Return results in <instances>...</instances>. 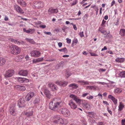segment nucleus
<instances>
[{
    "instance_id": "nucleus-34",
    "label": "nucleus",
    "mask_w": 125,
    "mask_h": 125,
    "mask_svg": "<svg viewBox=\"0 0 125 125\" xmlns=\"http://www.w3.org/2000/svg\"><path fill=\"white\" fill-rule=\"evenodd\" d=\"M58 50L60 52H64L65 53H67L68 51L66 48H64L62 49H58Z\"/></svg>"
},
{
    "instance_id": "nucleus-6",
    "label": "nucleus",
    "mask_w": 125,
    "mask_h": 125,
    "mask_svg": "<svg viewBox=\"0 0 125 125\" xmlns=\"http://www.w3.org/2000/svg\"><path fill=\"white\" fill-rule=\"evenodd\" d=\"M68 105L71 108L75 109L77 108V105L72 100H70L69 102Z\"/></svg>"
},
{
    "instance_id": "nucleus-14",
    "label": "nucleus",
    "mask_w": 125,
    "mask_h": 125,
    "mask_svg": "<svg viewBox=\"0 0 125 125\" xmlns=\"http://www.w3.org/2000/svg\"><path fill=\"white\" fill-rule=\"evenodd\" d=\"M18 73L20 75L26 76L28 74V71L27 70H20L19 71Z\"/></svg>"
},
{
    "instance_id": "nucleus-20",
    "label": "nucleus",
    "mask_w": 125,
    "mask_h": 125,
    "mask_svg": "<svg viewBox=\"0 0 125 125\" xmlns=\"http://www.w3.org/2000/svg\"><path fill=\"white\" fill-rule=\"evenodd\" d=\"M58 123L62 125H66L67 124V122L66 119H63L60 117L58 121Z\"/></svg>"
},
{
    "instance_id": "nucleus-15",
    "label": "nucleus",
    "mask_w": 125,
    "mask_h": 125,
    "mask_svg": "<svg viewBox=\"0 0 125 125\" xmlns=\"http://www.w3.org/2000/svg\"><path fill=\"white\" fill-rule=\"evenodd\" d=\"M60 117L58 115H55L51 118V119L54 123H58Z\"/></svg>"
},
{
    "instance_id": "nucleus-18",
    "label": "nucleus",
    "mask_w": 125,
    "mask_h": 125,
    "mask_svg": "<svg viewBox=\"0 0 125 125\" xmlns=\"http://www.w3.org/2000/svg\"><path fill=\"white\" fill-rule=\"evenodd\" d=\"M49 14H51L52 13H57L58 12V10L57 8L53 9L52 8H50L48 10Z\"/></svg>"
},
{
    "instance_id": "nucleus-26",
    "label": "nucleus",
    "mask_w": 125,
    "mask_h": 125,
    "mask_svg": "<svg viewBox=\"0 0 125 125\" xmlns=\"http://www.w3.org/2000/svg\"><path fill=\"white\" fill-rule=\"evenodd\" d=\"M125 58H117L115 60V61L117 62L122 63L124 62L125 61Z\"/></svg>"
},
{
    "instance_id": "nucleus-30",
    "label": "nucleus",
    "mask_w": 125,
    "mask_h": 125,
    "mask_svg": "<svg viewBox=\"0 0 125 125\" xmlns=\"http://www.w3.org/2000/svg\"><path fill=\"white\" fill-rule=\"evenodd\" d=\"M25 40L31 43L34 44L35 43V42L32 39L26 38H25Z\"/></svg>"
},
{
    "instance_id": "nucleus-31",
    "label": "nucleus",
    "mask_w": 125,
    "mask_h": 125,
    "mask_svg": "<svg viewBox=\"0 0 125 125\" xmlns=\"http://www.w3.org/2000/svg\"><path fill=\"white\" fill-rule=\"evenodd\" d=\"M69 87H72L73 89H76L78 87L77 84L75 83H73L70 84L69 86Z\"/></svg>"
},
{
    "instance_id": "nucleus-2",
    "label": "nucleus",
    "mask_w": 125,
    "mask_h": 125,
    "mask_svg": "<svg viewBox=\"0 0 125 125\" xmlns=\"http://www.w3.org/2000/svg\"><path fill=\"white\" fill-rule=\"evenodd\" d=\"M9 48L11 53L14 55L19 54L21 51V48L15 45L9 46Z\"/></svg>"
},
{
    "instance_id": "nucleus-60",
    "label": "nucleus",
    "mask_w": 125,
    "mask_h": 125,
    "mask_svg": "<svg viewBox=\"0 0 125 125\" xmlns=\"http://www.w3.org/2000/svg\"><path fill=\"white\" fill-rule=\"evenodd\" d=\"M62 43L61 42H59L58 43V45L60 47L62 46Z\"/></svg>"
},
{
    "instance_id": "nucleus-22",
    "label": "nucleus",
    "mask_w": 125,
    "mask_h": 125,
    "mask_svg": "<svg viewBox=\"0 0 125 125\" xmlns=\"http://www.w3.org/2000/svg\"><path fill=\"white\" fill-rule=\"evenodd\" d=\"M17 1L18 3L22 6L24 7L26 5V3L23 0H17Z\"/></svg>"
},
{
    "instance_id": "nucleus-17",
    "label": "nucleus",
    "mask_w": 125,
    "mask_h": 125,
    "mask_svg": "<svg viewBox=\"0 0 125 125\" xmlns=\"http://www.w3.org/2000/svg\"><path fill=\"white\" fill-rule=\"evenodd\" d=\"M15 10L17 12L20 13H23L24 12L22 9L18 6L17 5L14 6Z\"/></svg>"
},
{
    "instance_id": "nucleus-62",
    "label": "nucleus",
    "mask_w": 125,
    "mask_h": 125,
    "mask_svg": "<svg viewBox=\"0 0 125 125\" xmlns=\"http://www.w3.org/2000/svg\"><path fill=\"white\" fill-rule=\"evenodd\" d=\"M40 27L42 28H46V26L45 25H40Z\"/></svg>"
},
{
    "instance_id": "nucleus-45",
    "label": "nucleus",
    "mask_w": 125,
    "mask_h": 125,
    "mask_svg": "<svg viewBox=\"0 0 125 125\" xmlns=\"http://www.w3.org/2000/svg\"><path fill=\"white\" fill-rule=\"evenodd\" d=\"M43 60V58L42 57L41 58H38L37 59V60L38 62L42 61Z\"/></svg>"
},
{
    "instance_id": "nucleus-61",
    "label": "nucleus",
    "mask_w": 125,
    "mask_h": 125,
    "mask_svg": "<svg viewBox=\"0 0 125 125\" xmlns=\"http://www.w3.org/2000/svg\"><path fill=\"white\" fill-rule=\"evenodd\" d=\"M115 3V1L114 0H113L111 3V7L112 6L114 5Z\"/></svg>"
},
{
    "instance_id": "nucleus-5",
    "label": "nucleus",
    "mask_w": 125,
    "mask_h": 125,
    "mask_svg": "<svg viewBox=\"0 0 125 125\" xmlns=\"http://www.w3.org/2000/svg\"><path fill=\"white\" fill-rule=\"evenodd\" d=\"M31 56L35 57L40 56L41 54V53L39 51L37 50H33L30 53Z\"/></svg>"
},
{
    "instance_id": "nucleus-40",
    "label": "nucleus",
    "mask_w": 125,
    "mask_h": 125,
    "mask_svg": "<svg viewBox=\"0 0 125 125\" xmlns=\"http://www.w3.org/2000/svg\"><path fill=\"white\" fill-rule=\"evenodd\" d=\"M106 21H104V19L103 20L102 23L101 24V25L102 26L104 27L105 26V23Z\"/></svg>"
},
{
    "instance_id": "nucleus-4",
    "label": "nucleus",
    "mask_w": 125,
    "mask_h": 125,
    "mask_svg": "<svg viewBox=\"0 0 125 125\" xmlns=\"http://www.w3.org/2000/svg\"><path fill=\"white\" fill-rule=\"evenodd\" d=\"M61 113L65 117H69L70 115L69 111L66 108H62L60 110Z\"/></svg>"
},
{
    "instance_id": "nucleus-28",
    "label": "nucleus",
    "mask_w": 125,
    "mask_h": 125,
    "mask_svg": "<svg viewBox=\"0 0 125 125\" xmlns=\"http://www.w3.org/2000/svg\"><path fill=\"white\" fill-rule=\"evenodd\" d=\"M28 117L31 116L33 115V112L32 111H30L28 112H24V114Z\"/></svg>"
},
{
    "instance_id": "nucleus-36",
    "label": "nucleus",
    "mask_w": 125,
    "mask_h": 125,
    "mask_svg": "<svg viewBox=\"0 0 125 125\" xmlns=\"http://www.w3.org/2000/svg\"><path fill=\"white\" fill-rule=\"evenodd\" d=\"M24 42L22 41L21 42H20L19 41L16 40L15 44L18 45H23L24 44Z\"/></svg>"
},
{
    "instance_id": "nucleus-11",
    "label": "nucleus",
    "mask_w": 125,
    "mask_h": 125,
    "mask_svg": "<svg viewBox=\"0 0 125 125\" xmlns=\"http://www.w3.org/2000/svg\"><path fill=\"white\" fill-rule=\"evenodd\" d=\"M70 97L73 99L76 102L78 103H80L81 102V100L78 99L77 97L75 95L72 94H70L69 95Z\"/></svg>"
},
{
    "instance_id": "nucleus-51",
    "label": "nucleus",
    "mask_w": 125,
    "mask_h": 125,
    "mask_svg": "<svg viewBox=\"0 0 125 125\" xmlns=\"http://www.w3.org/2000/svg\"><path fill=\"white\" fill-rule=\"evenodd\" d=\"M90 53L91 54V56H98V55L97 54H96L95 53H94L90 52Z\"/></svg>"
},
{
    "instance_id": "nucleus-25",
    "label": "nucleus",
    "mask_w": 125,
    "mask_h": 125,
    "mask_svg": "<svg viewBox=\"0 0 125 125\" xmlns=\"http://www.w3.org/2000/svg\"><path fill=\"white\" fill-rule=\"evenodd\" d=\"M78 82L80 83L81 85H86L89 84V82L88 81H85L83 80H81L78 81Z\"/></svg>"
},
{
    "instance_id": "nucleus-64",
    "label": "nucleus",
    "mask_w": 125,
    "mask_h": 125,
    "mask_svg": "<svg viewBox=\"0 0 125 125\" xmlns=\"http://www.w3.org/2000/svg\"><path fill=\"white\" fill-rule=\"evenodd\" d=\"M104 124L102 122H99L97 124V125H103Z\"/></svg>"
},
{
    "instance_id": "nucleus-59",
    "label": "nucleus",
    "mask_w": 125,
    "mask_h": 125,
    "mask_svg": "<svg viewBox=\"0 0 125 125\" xmlns=\"http://www.w3.org/2000/svg\"><path fill=\"white\" fill-rule=\"evenodd\" d=\"M107 111L111 115H112V111L110 110H109V108H107Z\"/></svg>"
},
{
    "instance_id": "nucleus-55",
    "label": "nucleus",
    "mask_w": 125,
    "mask_h": 125,
    "mask_svg": "<svg viewBox=\"0 0 125 125\" xmlns=\"http://www.w3.org/2000/svg\"><path fill=\"white\" fill-rule=\"evenodd\" d=\"M89 94L88 93H85L82 95V97H84L86 96L87 95Z\"/></svg>"
},
{
    "instance_id": "nucleus-44",
    "label": "nucleus",
    "mask_w": 125,
    "mask_h": 125,
    "mask_svg": "<svg viewBox=\"0 0 125 125\" xmlns=\"http://www.w3.org/2000/svg\"><path fill=\"white\" fill-rule=\"evenodd\" d=\"M10 41L14 43L15 44L16 43V40L12 38H10L9 39Z\"/></svg>"
},
{
    "instance_id": "nucleus-47",
    "label": "nucleus",
    "mask_w": 125,
    "mask_h": 125,
    "mask_svg": "<svg viewBox=\"0 0 125 125\" xmlns=\"http://www.w3.org/2000/svg\"><path fill=\"white\" fill-rule=\"evenodd\" d=\"M54 84L49 83L48 84V86L52 89V88H53Z\"/></svg>"
},
{
    "instance_id": "nucleus-53",
    "label": "nucleus",
    "mask_w": 125,
    "mask_h": 125,
    "mask_svg": "<svg viewBox=\"0 0 125 125\" xmlns=\"http://www.w3.org/2000/svg\"><path fill=\"white\" fill-rule=\"evenodd\" d=\"M67 40V42L68 43H70L71 42V40L70 39H69L68 38L66 39Z\"/></svg>"
},
{
    "instance_id": "nucleus-10",
    "label": "nucleus",
    "mask_w": 125,
    "mask_h": 125,
    "mask_svg": "<svg viewBox=\"0 0 125 125\" xmlns=\"http://www.w3.org/2000/svg\"><path fill=\"white\" fill-rule=\"evenodd\" d=\"M15 107V105H13L11 106L9 109L10 114L13 116L15 115L16 114Z\"/></svg>"
},
{
    "instance_id": "nucleus-21",
    "label": "nucleus",
    "mask_w": 125,
    "mask_h": 125,
    "mask_svg": "<svg viewBox=\"0 0 125 125\" xmlns=\"http://www.w3.org/2000/svg\"><path fill=\"white\" fill-rule=\"evenodd\" d=\"M124 106V105L121 102H120L118 106V111H121L123 109Z\"/></svg>"
},
{
    "instance_id": "nucleus-12",
    "label": "nucleus",
    "mask_w": 125,
    "mask_h": 125,
    "mask_svg": "<svg viewBox=\"0 0 125 125\" xmlns=\"http://www.w3.org/2000/svg\"><path fill=\"white\" fill-rule=\"evenodd\" d=\"M68 82L64 81H57L55 82V83L58 85H59L61 87H64L66 86Z\"/></svg>"
},
{
    "instance_id": "nucleus-56",
    "label": "nucleus",
    "mask_w": 125,
    "mask_h": 125,
    "mask_svg": "<svg viewBox=\"0 0 125 125\" xmlns=\"http://www.w3.org/2000/svg\"><path fill=\"white\" fill-rule=\"evenodd\" d=\"M21 86L19 85H16L15 86V88L17 89L18 90H20V88L21 87Z\"/></svg>"
},
{
    "instance_id": "nucleus-54",
    "label": "nucleus",
    "mask_w": 125,
    "mask_h": 125,
    "mask_svg": "<svg viewBox=\"0 0 125 125\" xmlns=\"http://www.w3.org/2000/svg\"><path fill=\"white\" fill-rule=\"evenodd\" d=\"M77 2V1L76 0H75L74 2H73L71 4V6H73L76 5Z\"/></svg>"
},
{
    "instance_id": "nucleus-37",
    "label": "nucleus",
    "mask_w": 125,
    "mask_h": 125,
    "mask_svg": "<svg viewBox=\"0 0 125 125\" xmlns=\"http://www.w3.org/2000/svg\"><path fill=\"white\" fill-rule=\"evenodd\" d=\"M115 92L117 93H121L122 90L121 89L119 88H117L115 90Z\"/></svg>"
},
{
    "instance_id": "nucleus-58",
    "label": "nucleus",
    "mask_w": 125,
    "mask_h": 125,
    "mask_svg": "<svg viewBox=\"0 0 125 125\" xmlns=\"http://www.w3.org/2000/svg\"><path fill=\"white\" fill-rule=\"evenodd\" d=\"M122 125H125V119L122 120Z\"/></svg>"
},
{
    "instance_id": "nucleus-35",
    "label": "nucleus",
    "mask_w": 125,
    "mask_h": 125,
    "mask_svg": "<svg viewBox=\"0 0 125 125\" xmlns=\"http://www.w3.org/2000/svg\"><path fill=\"white\" fill-rule=\"evenodd\" d=\"M86 88L87 89H89L90 90H92L93 89L94 90L95 88L94 86H88L86 87Z\"/></svg>"
},
{
    "instance_id": "nucleus-32",
    "label": "nucleus",
    "mask_w": 125,
    "mask_h": 125,
    "mask_svg": "<svg viewBox=\"0 0 125 125\" xmlns=\"http://www.w3.org/2000/svg\"><path fill=\"white\" fill-rule=\"evenodd\" d=\"M119 75L121 77H125V71L121 72Z\"/></svg>"
},
{
    "instance_id": "nucleus-63",
    "label": "nucleus",
    "mask_w": 125,
    "mask_h": 125,
    "mask_svg": "<svg viewBox=\"0 0 125 125\" xmlns=\"http://www.w3.org/2000/svg\"><path fill=\"white\" fill-rule=\"evenodd\" d=\"M25 59L27 60H28L29 59V57L28 55H27L25 57Z\"/></svg>"
},
{
    "instance_id": "nucleus-39",
    "label": "nucleus",
    "mask_w": 125,
    "mask_h": 125,
    "mask_svg": "<svg viewBox=\"0 0 125 125\" xmlns=\"http://www.w3.org/2000/svg\"><path fill=\"white\" fill-rule=\"evenodd\" d=\"M88 115L90 117H92L93 116V115L94 114V113L93 112H89L88 113Z\"/></svg>"
},
{
    "instance_id": "nucleus-8",
    "label": "nucleus",
    "mask_w": 125,
    "mask_h": 125,
    "mask_svg": "<svg viewBox=\"0 0 125 125\" xmlns=\"http://www.w3.org/2000/svg\"><path fill=\"white\" fill-rule=\"evenodd\" d=\"M25 101L21 99H19L18 101V105L19 107H22L26 105Z\"/></svg>"
},
{
    "instance_id": "nucleus-57",
    "label": "nucleus",
    "mask_w": 125,
    "mask_h": 125,
    "mask_svg": "<svg viewBox=\"0 0 125 125\" xmlns=\"http://www.w3.org/2000/svg\"><path fill=\"white\" fill-rule=\"evenodd\" d=\"M44 33L45 34H47V35H52V34L50 32H46V31H45L44 32Z\"/></svg>"
},
{
    "instance_id": "nucleus-38",
    "label": "nucleus",
    "mask_w": 125,
    "mask_h": 125,
    "mask_svg": "<svg viewBox=\"0 0 125 125\" xmlns=\"http://www.w3.org/2000/svg\"><path fill=\"white\" fill-rule=\"evenodd\" d=\"M103 28L102 27H99L98 29L99 31H100L101 33H104L105 31L103 30Z\"/></svg>"
},
{
    "instance_id": "nucleus-13",
    "label": "nucleus",
    "mask_w": 125,
    "mask_h": 125,
    "mask_svg": "<svg viewBox=\"0 0 125 125\" xmlns=\"http://www.w3.org/2000/svg\"><path fill=\"white\" fill-rule=\"evenodd\" d=\"M34 94V93L33 92H30L28 93L25 97L26 101H29L31 98L33 97Z\"/></svg>"
},
{
    "instance_id": "nucleus-19",
    "label": "nucleus",
    "mask_w": 125,
    "mask_h": 125,
    "mask_svg": "<svg viewBox=\"0 0 125 125\" xmlns=\"http://www.w3.org/2000/svg\"><path fill=\"white\" fill-rule=\"evenodd\" d=\"M108 98L109 99H111L113 102L114 104H116L117 103V100L113 96L111 95H109L108 96Z\"/></svg>"
},
{
    "instance_id": "nucleus-49",
    "label": "nucleus",
    "mask_w": 125,
    "mask_h": 125,
    "mask_svg": "<svg viewBox=\"0 0 125 125\" xmlns=\"http://www.w3.org/2000/svg\"><path fill=\"white\" fill-rule=\"evenodd\" d=\"M78 42V41L77 39H75L73 41V42L75 44V45H76V44Z\"/></svg>"
},
{
    "instance_id": "nucleus-29",
    "label": "nucleus",
    "mask_w": 125,
    "mask_h": 125,
    "mask_svg": "<svg viewBox=\"0 0 125 125\" xmlns=\"http://www.w3.org/2000/svg\"><path fill=\"white\" fill-rule=\"evenodd\" d=\"M120 35L122 36H125V29H121L120 31Z\"/></svg>"
},
{
    "instance_id": "nucleus-42",
    "label": "nucleus",
    "mask_w": 125,
    "mask_h": 125,
    "mask_svg": "<svg viewBox=\"0 0 125 125\" xmlns=\"http://www.w3.org/2000/svg\"><path fill=\"white\" fill-rule=\"evenodd\" d=\"M40 101V99L39 98H36L34 100V102L35 104H38L39 103Z\"/></svg>"
},
{
    "instance_id": "nucleus-1",
    "label": "nucleus",
    "mask_w": 125,
    "mask_h": 125,
    "mask_svg": "<svg viewBox=\"0 0 125 125\" xmlns=\"http://www.w3.org/2000/svg\"><path fill=\"white\" fill-rule=\"evenodd\" d=\"M62 102L57 99H53L49 104V108L53 111H58L59 108L62 105Z\"/></svg>"
},
{
    "instance_id": "nucleus-3",
    "label": "nucleus",
    "mask_w": 125,
    "mask_h": 125,
    "mask_svg": "<svg viewBox=\"0 0 125 125\" xmlns=\"http://www.w3.org/2000/svg\"><path fill=\"white\" fill-rule=\"evenodd\" d=\"M44 3L41 1H35L34 2V8L40 9L44 6Z\"/></svg>"
},
{
    "instance_id": "nucleus-7",
    "label": "nucleus",
    "mask_w": 125,
    "mask_h": 125,
    "mask_svg": "<svg viewBox=\"0 0 125 125\" xmlns=\"http://www.w3.org/2000/svg\"><path fill=\"white\" fill-rule=\"evenodd\" d=\"M14 71L12 70H9L6 72L4 76L6 77H11L14 74Z\"/></svg>"
},
{
    "instance_id": "nucleus-46",
    "label": "nucleus",
    "mask_w": 125,
    "mask_h": 125,
    "mask_svg": "<svg viewBox=\"0 0 125 125\" xmlns=\"http://www.w3.org/2000/svg\"><path fill=\"white\" fill-rule=\"evenodd\" d=\"M93 98L94 97L93 96L90 95L89 96H87L86 97V98L89 100H91V99H93Z\"/></svg>"
},
{
    "instance_id": "nucleus-52",
    "label": "nucleus",
    "mask_w": 125,
    "mask_h": 125,
    "mask_svg": "<svg viewBox=\"0 0 125 125\" xmlns=\"http://www.w3.org/2000/svg\"><path fill=\"white\" fill-rule=\"evenodd\" d=\"M81 121L83 124H84V125H86L87 124V123L85 120H82Z\"/></svg>"
},
{
    "instance_id": "nucleus-16",
    "label": "nucleus",
    "mask_w": 125,
    "mask_h": 125,
    "mask_svg": "<svg viewBox=\"0 0 125 125\" xmlns=\"http://www.w3.org/2000/svg\"><path fill=\"white\" fill-rule=\"evenodd\" d=\"M44 92L47 98L49 99L50 98L51 94L49 90L45 89L44 90Z\"/></svg>"
},
{
    "instance_id": "nucleus-23",
    "label": "nucleus",
    "mask_w": 125,
    "mask_h": 125,
    "mask_svg": "<svg viewBox=\"0 0 125 125\" xmlns=\"http://www.w3.org/2000/svg\"><path fill=\"white\" fill-rule=\"evenodd\" d=\"M23 58L22 56L20 55L16 56L14 59L15 61L16 62H20L21 61V60Z\"/></svg>"
},
{
    "instance_id": "nucleus-27",
    "label": "nucleus",
    "mask_w": 125,
    "mask_h": 125,
    "mask_svg": "<svg viewBox=\"0 0 125 125\" xmlns=\"http://www.w3.org/2000/svg\"><path fill=\"white\" fill-rule=\"evenodd\" d=\"M6 62L5 59L4 58L0 57V66L4 65Z\"/></svg>"
},
{
    "instance_id": "nucleus-41",
    "label": "nucleus",
    "mask_w": 125,
    "mask_h": 125,
    "mask_svg": "<svg viewBox=\"0 0 125 125\" xmlns=\"http://www.w3.org/2000/svg\"><path fill=\"white\" fill-rule=\"evenodd\" d=\"M52 90L53 91H56L57 90V87L54 85V84L53 85V88H52Z\"/></svg>"
},
{
    "instance_id": "nucleus-43",
    "label": "nucleus",
    "mask_w": 125,
    "mask_h": 125,
    "mask_svg": "<svg viewBox=\"0 0 125 125\" xmlns=\"http://www.w3.org/2000/svg\"><path fill=\"white\" fill-rule=\"evenodd\" d=\"M26 90V88L25 86H21L20 90V91H24Z\"/></svg>"
},
{
    "instance_id": "nucleus-33",
    "label": "nucleus",
    "mask_w": 125,
    "mask_h": 125,
    "mask_svg": "<svg viewBox=\"0 0 125 125\" xmlns=\"http://www.w3.org/2000/svg\"><path fill=\"white\" fill-rule=\"evenodd\" d=\"M29 30H26L25 28H24L23 29V31L24 32H26L27 33H30L31 32V31H35V30L34 29H29Z\"/></svg>"
},
{
    "instance_id": "nucleus-48",
    "label": "nucleus",
    "mask_w": 125,
    "mask_h": 125,
    "mask_svg": "<svg viewBox=\"0 0 125 125\" xmlns=\"http://www.w3.org/2000/svg\"><path fill=\"white\" fill-rule=\"evenodd\" d=\"M95 10L96 11V14L97 15L98 14V8L97 7H96L94 8Z\"/></svg>"
},
{
    "instance_id": "nucleus-50",
    "label": "nucleus",
    "mask_w": 125,
    "mask_h": 125,
    "mask_svg": "<svg viewBox=\"0 0 125 125\" xmlns=\"http://www.w3.org/2000/svg\"><path fill=\"white\" fill-rule=\"evenodd\" d=\"M79 35L80 36L82 37L84 36V35L83 34V31H82L80 32L79 33Z\"/></svg>"
},
{
    "instance_id": "nucleus-24",
    "label": "nucleus",
    "mask_w": 125,
    "mask_h": 125,
    "mask_svg": "<svg viewBox=\"0 0 125 125\" xmlns=\"http://www.w3.org/2000/svg\"><path fill=\"white\" fill-rule=\"evenodd\" d=\"M16 79L17 81L20 83H23L24 82L25 78L17 77Z\"/></svg>"
},
{
    "instance_id": "nucleus-9",
    "label": "nucleus",
    "mask_w": 125,
    "mask_h": 125,
    "mask_svg": "<svg viewBox=\"0 0 125 125\" xmlns=\"http://www.w3.org/2000/svg\"><path fill=\"white\" fill-rule=\"evenodd\" d=\"M82 102V105L84 108L87 109H89L90 108V104L86 101L81 100Z\"/></svg>"
}]
</instances>
